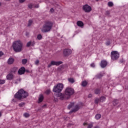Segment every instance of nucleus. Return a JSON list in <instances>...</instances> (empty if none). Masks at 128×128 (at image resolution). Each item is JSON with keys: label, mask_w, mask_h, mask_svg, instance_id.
I'll return each mask as SVG.
<instances>
[{"label": "nucleus", "mask_w": 128, "mask_h": 128, "mask_svg": "<svg viewBox=\"0 0 128 128\" xmlns=\"http://www.w3.org/2000/svg\"><path fill=\"white\" fill-rule=\"evenodd\" d=\"M106 100V97L104 96H102L100 99L96 98L95 100V102L96 104H98L100 102H104Z\"/></svg>", "instance_id": "10"}, {"label": "nucleus", "mask_w": 128, "mask_h": 128, "mask_svg": "<svg viewBox=\"0 0 128 128\" xmlns=\"http://www.w3.org/2000/svg\"><path fill=\"white\" fill-rule=\"evenodd\" d=\"M6 78H7V80H12V78H14V75L12 73L8 74L6 76Z\"/></svg>", "instance_id": "15"}, {"label": "nucleus", "mask_w": 128, "mask_h": 128, "mask_svg": "<svg viewBox=\"0 0 128 128\" xmlns=\"http://www.w3.org/2000/svg\"><path fill=\"white\" fill-rule=\"evenodd\" d=\"M89 97H90V96H92V95L91 94H90V95H89V96H88Z\"/></svg>", "instance_id": "47"}, {"label": "nucleus", "mask_w": 128, "mask_h": 128, "mask_svg": "<svg viewBox=\"0 0 128 128\" xmlns=\"http://www.w3.org/2000/svg\"><path fill=\"white\" fill-rule=\"evenodd\" d=\"M12 101H13V102H16V99H13V100H12Z\"/></svg>", "instance_id": "42"}, {"label": "nucleus", "mask_w": 128, "mask_h": 128, "mask_svg": "<svg viewBox=\"0 0 128 128\" xmlns=\"http://www.w3.org/2000/svg\"><path fill=\"white\" fill-rule=\"evenodd\" d=\"M4 56V53L2 52H0V56Z\"/></svg>", "instance_id": "39"}, {"label": "nucleus", "mask_w": 128, "mask_h": 128, "mask_svg": "<svg viewBox=\"0 0 128 128\" xmlns=\"http://www.w3.org/2000/svg\"><path fill=\"white\" fill-rule=\"evenodd\" d=\"M96 120H100V118H102V115L100 114H97L96 116H95Z\"/></svg>", "instance_id": "21"}, {"label": "nucleus", "mask_w": 128, "mask_h": 128, "mask_svg": "<svg viewBox=\"0 0 128 128\" xmlns=\"http://www.w3.org/2000/svg\"><path fill=\"white\" fill-rule=\"evenodd\" d=\"M77 26L80 28H84V22L82 21H78L76 22Z\"/></svg>", "instance_id": "17"}, {"label": "nucleus", "mask_w": 128, "mask_h": 128, "mask_svg": "<svg viewBox=\"0 0 128 128\" xmlns=\"http://www.w3.org/2000/svg\"><path fill=\"white\" fill-rule=\"evenodd\" d=\"M108 6H112L114 3H112V2H108Z\"/></svg>", "instance_id": "29"}, {"label": "nucleus", "mask_w": 128, "mask_h": 128, "mask_svg": "<svg viewBox=\"0 0 128 128\" xmlns=\"http://www.w3.org/2000/svg\"><path fill=\"white\" fill-rule=\"evenodd\" d=\"M94 124V123L92 122H90L88 124L86 122H85L83 124V126H88V128H92V126Z\"/></svg>", "instance_id": "14"}, {"label": "nucleus", "mask_w": 128, "mask_h": 128, "mask_svg": "<svg viewBox=\"0 0 128 128\" xmlns=\"http://www.w3.org/2000/svg\"><path fill=\"white\" fill-rule=\"evenodd\" d=\"M50 90H47L46 92V94H50Z\"/></svg>", "instance_id": "37"}, {"label": "nucleus", "mask_w": 128, "mask_h": 128, "mask_svg": "<svg viewBox=\"0 0 128 128\" xmlns=\"http://www.w3.org/2000/svg\"><path fill=\"white\" fill-rule=\"evenodd\" d=\"M82 10L83 11H84V12L88 14L92 10V6L88 4H86L82 6Z\"/></svg>", "instance_id": "6"}, {"label": "nucleus", "mask_w": 128, "mask_h": 128, "mask_svg": "<svg viewBox=\"0 0 128 128\" xmlns=\"http://www.w3.org/2000/svg\"><path fill=\"white\" fill-rule=\"evenodd\" d=\"M6 0V2H10V0Z\"/></svg>", "instance_id": "44"}, {"label": "nucleus", "mask_w": 128, "mask_h": 128, "mask_svg": "<svg viewBox=\"0 0 128 128\" xmlns=\"http://www.w3.org/2000/svg\"><path fill=\"white\" fill-rule=\"evenodd\" d=\"M30 114L28 113V112H26V113H24V118H30Z\"/></svg>", "instance_id": "22"}, {"label": "nucleus", "mask_w": 128, "mask_h": 128, "mask_svg": "<svg viewBox=\"0 0 128 128\" xmlns=\"http://www.w3.org/2000/svg\"><path fill=\"white\" fill-rule=\"evenodd\" d=\"M42 100H44V96L40 94L38 98V102L40 104V102H42Z\"/></svg>", "instance_id": "19"}, {"label": "nucleus", "mask_w": 128, "mask_h": 128, "mask_svg": "<svg viewBox=\"0 0 128 128\" xmlns=\"http://www.w3.org/2000/svg\"><path fill=\"white\" fill-rule=\"evenodd\" d=\"M80 105H77L75 106V109H74L73 110V112H76V110H78L80 109Z\"/></svg>", "instance_id": "20"}, {"label": "nucleus", "mask_w": 128, "mask_h": 128, "mask_svg": "<svg viewBox=\"0 0 128 128\" xmlns=\"http://www.w3.org/2000/svg\"><path fill=\"white\" fill-rule=\"evenodd\" d=\"M95 94H100V90L96 89L95 90Z\"/></svg>", "instance_id": "32"}, {"label": "nucleus", "mask_w": 128, "mask_h": 128, "mask_svg": "<svg viewBox=\"0 0 128 128\" xmlns=\"http://www.w3.org/2000/svg\"><path fill=\"white\" fill-rule=\"evenodd\" d=\"M91 68H94L96 66V64L94 63H92L90 64Z\"/></svg>", "instance_id": "35"}, {"label": "nucleus", "mask_w": 128, "mask_h": 128, "mask_svg": "<svg viewBox=\"0 0 128 128\" xmlns=\"http://www.w3.org/2000/svg\"><path fill=\"white\" fill-rule=\"evenodd\" d=\"M12 48L14 52H20L21 50H22V42L20 40L14 41L12 43Z\"/></svg>", "instance_id": "2"}, {"label": "nucleus", "mask_w": 128, "mask_h": 128, "mask_svg": "<svg viewBox=\"0 0 128 128\" xmlns=\"http://www.w3.org/2000/svg\"><path fill=\"white\" fill-rule=\"evenodd\" d=\"M97 0V1H98V0Z\"/></svg>", "instance_id": "50"}, {"label": "nucleus", "mask_w": 128, "mask_h": 128, "mask_svg": "<svg viewBox=\"0 0 128 128\" xmlns=\"http://www.w3.org/2000/svg\"><path fill=\"white\" fill-rule=\"evenodd\" d=\"M24 72H26V68L24 67H22L18 71V74H24Z\"/></svg>", "instance_id": "12"}, {"label": "nucleus", "mask_w": 128, "mask_h": 128, "mask_svg": "<svg viewBox=\"0 0 128 128\" xmlns=\"http://www.w3.org/2000/svg\"><path fill=\"white\" fill-rule=\"evenodd\" d=\"M2 4L0 2V6Z\"/></svg>", "instance_id": "48"}, {"label": "nucleus", "mask_w": 128, "mask_h": 128, "mask_svg": "<svg viewBox=\"0 0 128 128\" xmlns=\"http://www.w3.org/2000/svg\"><path fill=\"white\" fill-rule=\"evenodd\" d=\"M74 94V90L70 87H68L66 88L64 92V99L68 98L70 96H72V94Z\"/></svg>", "instance_id": "4"}, {"label": "nucleus", "mask_w": 128, "mask_h": 128, "mask_svg": "<svg viewBox=\"0 0 128 128\" xmlns=\"http://www.w3.org/2000/svg\"><path fill=\"white\" fill-rule=\"evenodd\" d=\"M16 84H18V82H16Z\"/></svg>", "instance_id": "49"}, {"label": "nucleus", "mask_w": 128, "mask_h": 128, "mask_svg": "<svg viewBox=\"0 0 128 128\" xmlns=\"http://www.w3.org/2000/svg\"><path fill=\"white\" fill-rule=\"evenodd\" d=\"M72 52L70 49H64L63 51V54L64 56H70V54H72Z\"/></svg>", "instance_id": "8"}, {"label": "nucleus", "mask_w": 128, "mask_h": 128, "mask_svg": "<svg viewBox=\"0 0 128 128\" xmlns=\"http://www.w3.org/2000/svg\"><path fill=\"white\" fill-rule=\"evenodd\" d=\"M42 35L40 34H38L37 36V38L38 40H42Z\"/></svg>", "instance_id": "30"}, {"label": "nucleus", "mask_w": 128, "mask_h": 128, "mask_svg": "<svg viewBox=\"0 0 128 128\" xmlns=\"http://www.w3.org/2000/svg\"><path fill=\"white\" fill-rule=\"evenodd\" d=\"M32 24V20H30L28 22V26H30V24Z\"/></svg>", "instance_id": "36"}, {"label": "nucleus", "mask_w": 128, "mask_h": 128, "mask_svg": "<svg viewBox=\"0 0 128 128\" xmlns=\"http://www.w3.org/2000/svg\"><path fill=\"white\" fill-rule=\"evenodd\" d=\"M63 89L64 84L62 83L58 84L54 86L53 88V92L58 94L56 96L61 100H62L64 99V95L60 92H62Z\"/></svg>", "instance_id": "1"}, {"label": "nucleus", "mask_w": 128, "mask_h": 128, "mask_svg": "<svg viewBox=\"0 0 128 128\" xmlns=\"http://www.w3.org/2000/svg\"><path fill=\"white\" fill-rule=\"evenodd\" d=\"M86 84H88V82H86V81H83L82 82V86H86Z\"/></svg>", "instance_id": "23"}, {"label": "nucleus", "mask_w": 128, "mask_h": 128, "mask_svg": "<svg viewBox=\"0 0 128 128\" xmlns=\"http://www.w3.org/2000/svg\"><path fill=\"white\" fill-rule=\"evenodd\" d=\"M25 2H26V0H19V2H20V4H22Z\"/></svg>", "instance_id": "34"}, {"label": "nucleus", "mask_w": 128, "mask_h": 128, "mask_svg": "<svg viewBox=\"0 0 128 128\" xmlns=\"http://www.w3.org/2000/svg\"><path fill=\"white\" fill-rule=\"evenodd\" d=\"M6 82V80H0V84H4Z\"/></svg>", "instance_id": "28"}, {"label": "nucleus", "mask_w": 128, "mask_h": 128, "mask_svg": "<svg viewBox=\"0 0 128 128\" xmlns=\"http://www.w3.org/2000/svg\"><path fill=\"white\" fill-rule=\"evenodd\" d=\"M62 62L59 61V62H56V61H52L50 64H48V68H50V66H60V64H62Z\"/></svg>", "instance_id": "9"}, {"label": "nucleus", "mask_w": 128, "mask_h": 128, "mask_svg": "<svg viewBox=\"0 0 128 128\" xmlns=\"http://www.w3.org/2000/svg\"><path fill=\"white\" fill-rule=\"evenodd\" d=\"M68 80L69 82H72V84L74 82V80L72 78H69Z\"/></svg>", "instance_id": "24"}, {"label": "nucleus", "mask_w": 128, "mask_h": 128, "mask_svg": "<svg viewBox=\"0 0 128 128\" xmlns=\"http://www.w3.org/2000/svg\"><path fill=\"white\" fill-rule=\"evenodd\" d=\"M118 104V100H115L114 101L113 104L114 106H116V104Z\"/></svg>", "instance_id": "33"}, {"label": "nucleus", "mask_w": 128, "mask_h": 128, "mask_svg": "<svg viewBox=\"0 0 128 128\" xmlns=\"http://www.w3.org/2000/svg\"><path fill=\"white\" fill-rule=\"evenodd\" d=\"M108 65V62L106 61L105 60H103L101 61V62L100 64V66L101 68H106V66Z\"/></svg>", "instance_id": "11"}, {"label": "nucleus", "mask_w": 128, "mask_h": 128, "mask_svg": "<svg viewBox=\"0 0 128 128\" xmlns=\"http://www.w3.org/2000/svg\"><path fill=\"white\" fill-rule=\"evenodd\" d=\"M54 8H51L50 9L51 12H54Z\"/></svg>", "instance_id": "40"}, {"label": "nucleus", "mask_w": 128, "mask_h": 128, "mask_svg": "<svg viewBox=\"0 0 128 128\" xmlns=\"http://www.w3.org/2000/svg\"><path fill=\"white\" fill-rule=\"evenodd\" d=\"M120 58V53L116 51H112L111 52V58L112 60H116Z\"/></svg>", "instance_id": "7"}, {"label": "nucleus", "mask_w": 128, "mask_h": 128, "mask_svg": "<svg viewBox=\"0 0 128 128\" xmlns=\"http://www.w3.org/2000/svg\"><path fill=\"white\" fill-rule=\"evenodd\" d=\"M94 128H100V127H98V126H96V127H94Z\"/></svg>", "instance_id": "43"}, {"label": "nucleus", "mask_w": 128, "mask_h": 128, "mask_svg": "<svg viewBox=\"0 0 128 128\" xmlns=\"http://www.w3.org/2000/svg\"><path fill=\"white\" fill-rule=\"evenodd\" d=\"M38 4L34 5V4L30 3L28 4V8H38Z\"/></svg>", "instance_id": "13"}, {"label": "nucleus", "mask_w": 128, "mask_h": 128, "mask_svg": "<svg viewBox=\"0 0 128 128\" xmlns=\"http://www.w3.org/2000/svg\"><path fill=\"white\" fill-rule=\"evenodd\" d=\"M28 96V94L24 90L21 89L18 92H17L14 95L15 98H18V100H20L21 98H24Z\"/></svg>", "instance_id": "3"}, {"label": "nucleus", "mask_w": 128, "mask_h": 128, "mask_svg": "<svg viewBox=\"0 0 128 128\" xmlns=\"http://www.w3.org/2000/svg\"><path fill=\"white\" fill-rule=\"evenodd\" d=\"M38 64H40V60H36L35 61V64L38 66Z\"/></svg>", "instance_id": "31"}, {"label": "nucleus", "mask_w": 128, "mask_h": 128, "mask_svg": "<svg viewBox=\"0 0 128 128\" xmlns=\"http://www.w3.org/2000/svg\"><path fill=\"white\" fill-rule=\"evenodd\" d=\"M14 58H10L8 60V64H14Z\"/></svg>", "instance_id": "16"}, {"label": "nucleus", "mask_w": 128, "mask_h": 128, "mask_svg": "<svg viewBox=\"0 0 128 128\" xmlns=\"http://www.w3.org/2000/svg\"><path fill=\"white\" fill-rule=\"evenodd\" d=\"M104 72H102L100 73L99 74L97 75L96 76H98V78H101V76H104Z\"/></svg>", "instance_id": "25"}, {"label": "nucleus", "mask_w": 128, "mask_h": 128, "mask_svg": "<svg viewBox=\"0 0 128 128\" xmlns=\"http://www.w3.org/2000/svg\"><path fill=\"white\" fill-rule=\"evenodd\" d=\"M18 80V82H20L21 79L19 78Z\"/></svg>", "instance_id": "41"}, {"label": "nucleus", "mask_w": 128, "mask_h": 128, "mask_svg": "<svg viewBox=\"0 0 128 128\" xmlns=\"http://www.w3.org/2000/svg\"><path fill=\"white\" fill-rule=\"evenodd\" d=\"M0 116H2V113L0 112Z\"/></svg>", "instance_id": "45"}, {"label": "nucleus", "mask_w": 128, "mask_h": 128, "mask_svg": "<svg viewBox=\"0 0 128 128\" xmlns=\"http://www.w3.org/2000/svg\"><path fill=\"white\" fill-rule=\"evenodd\" d=\"M20 106H24V103H21L19 104Z\"/></svg>", "instance_id": "38"}, {"label": "nucleus", "mask_w": 128, "mask_h": 128, "mask_svg": "<svg viewBox=\"0 0 128 128\" xmlns=\"http://www.w3.org/2000/svg\"><path fill=\"white\" fill-rule=\"evenodd\" d=\"M26 62H28V60L26 59H24L22 60V64H26Z\"/></svg>", "instance_id": "27"}, {"label": "nucleus", "mask_w": 128, "mask_h": 128, "mask_svg": "<svg viewBox=\"0 0 128 128\" xmlns=\"http://www.w3.org/2000/svg\"><path fill=\"white\" fill-rule=\"evenodd\" d=\"M106 44L108 46V44H110V43H106Z\"/></svg>", "instance_id": "46"}, {"label": "nucleus", "mask_w": 128, "mask_h": 128, "mask_svg": "<svg viewBox=\"0 0 128 128\" xmlns=\"http://www.w3.org/2000/svg\"><path fill=\"white\" fill-rule=\"evenodd\" d=\"M34 46V41H30L27 43V46Z\"/></svg>", "instance_id": "18"}, {"label": "nucleus", "mask_w": 128, "mask_h": 128, "mask_svg": "<svg viewBox=\"0 0 128 128\" xmlns=\"http://www.w3.org/2000/svg\"><path fill=\"white\" fill-rule=\"evenodd\" d=\"M74 106V103H71L68 106V108H72Z\"/></svg>", "instance_id": "26"}, {"label": "nucleus", "mask_w": 128, "mask_h": 128, "mask_svg": "<svg viewBox=\"0 0 128 128\" xmlns=\"http://www.w3.org/2000/svg\"><path fill=\"white\" fill-rule=\"evenodd\" d=\"M52 22H46L42 28V32H48L52 30Z\"/></svg>", "instance_id": "5"}]
</instances>
